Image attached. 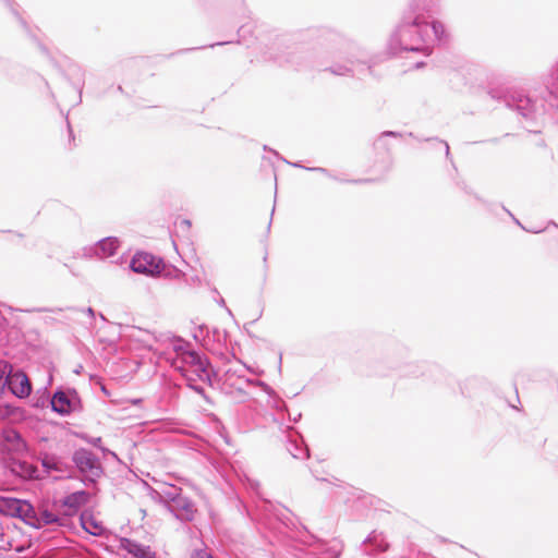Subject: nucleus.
<instances>
[{
	"instance_id": "c756f323",
	"label": "nucleus",
	"mask_w": 558,
	"mask_h": 558,
	"mask_svg": "<svg viewBox=\"0 0 558 558\" xmlns=\"http://www.w3.org/2000/svg\"><path fill=\"white\" fill-rule=\"evenodd\" d=\"M191 558H214V557L211 554H209L205 549H197L192 553Z\"/></svg>"
},
{
	"instance_id": "4468645a",
	"label": "nucleus",
	"mask_w": 558,
	"mask_h": 558,
	"mask_svg": "<svg viewBox=\"0 0 558 558\" xmlns=\"http://www.w3.org/2000/svg\"><path fill=\"white\" fill-rule=\"evenodd\" d=\"M119 247V240L114 236L105 238L99 240L95 246V254L99 258L111 257L117 253Z\"/></svg>"
},
{
	"instance_id": "1a4fd4ad",
	"label": "nucleus",
	"mask_w": 558,
	"mask_h": 558,
	"mask_svg": "<svg viewBox=\"0 0 558 558\" xmlns=\"http://www.w3.org/2000/svg\"><path fill=\"white\" fill-rule=\"evenodd\" d=\"M168 509L181 521H192L194 519L195 508L193 502L185 496L180 495L173 502L168 505Z\"/></svg>"
},
{
	"instance_id": "c9c22d12",
	"label": "nucleus",
	"mask_w": 558,
	"mask_h": 558,
	"mask_svg": "<svg viewBox=\"0 0 558 558\" xmlns=\"http://www.w3.org/2000/svg\"><path fill=\"white\" fill-rule=\"evenodd\" d=\"M225 44H226V43L211 44V45H209V47L220 46V45H225Z\"/></svg>"
},
{
	"instance_id": "a211bd4d",
	"label": "nucleus",
	"mask_w": 558,
	"mask_h": 558,
	"mask_svg": "<svg viewBox=\"0 0 558 558\" xmlns=\"http://www.w3.org/2000/svg\"><path fill=\"white\" fill-rule=\"evenodd\" d=\"M82 527L94 536H101L105 532V527L101 523L97 522L92 515L81 517Z\"/></svg>"
},
{
	"instance_id": "2f4dec72",
	"label": "nucleus",
	"mask_w": 558,
	"mask_h": 558,
	"mask_svg": "<svg viewBox=\"0 0 558 558\" xmlns=\"http://www.w3.org/2000/svg\"><path fill=\"white\" fill-rule=\"evenodd\" d=\"M440 143L444 145L445 151H446V156L448 157L450 155V148H449L448 143L445 142V141H440Z\"/></svg>"
},
{
	"instance_id": "f257e3e1",
	"label": "nucleus",
	"mask_w": 558,
	"mask_h": 558,
	"mask_svg": "<svg viewBox=\"0 0 558 558\" xmlns=\"http://www.w3.org/2000/svg\"><path fill=\"white\" fill-rule=\"evenodd\" d=\"M437 4V0L410 2L408 11L388 41V50L391 54L404 51L429 54L432 44L436 40L440 43L446 38L445 26L440 22H427V17L435 11Z\"/></svg>"
},
{
	"instance_id": "f704fd0d",
	"label": "nucleus",
	"mask_w": 558,
	"mask_h": 558,
	"mask_svg": "<svg viewBox=\"0 0 558 558\" xmlns=\"http://www.w3.org/2000/svg\"><path fill=\"white\" fill-rule=\"evenodd\" d=\"M5 387H7V386H2V385L0 384V397L2 396L3 390H4V388H5Z\"/></svg>"
},
{
	"instance_id": "aec40b11",
	"label": "nucleus",
	"mask_w": 558,
	"mask_h": 558,
	"mask_svg": "<svg viewBox=\"0 0 558 558\" xmlns=\"http://www.w3.org/2000/svg\"><path fill=\"white\" fill-rule=\"evenodd\" d=\"M387 137H401V134L392 131L383 132L374 142V148L377 151H388L390 148L387 144Z\"/></svg>"
},
{
	"instance_id": "9d476101",
	"label": "nucleus",
	"mask_w": 558,
	"mask_h": 558,
	"mask_svg": "<svg viewBox=\"0 0 558 558\" xmlns=\"http://www.w3.org/2000/svg\"><path fill=\"white\" fill-rule=\"evenodd\" d=\"M3 508H0L2 512L12 517L24 518L29 512H33V507L29 502L16 498H3Z\"/></svg>"
},
{
	"instance_id": "7c9ffc66",
	"label": "nucleus",
	"mask_w": 558,
	"mask_h": 558,
	"mask_svg": "<svg viewBox=\"0 0 558 558\" xmlns=\"http://www.w3.org/2000/svg\"><path fill=\"white\" fill-rule=\"evenodd\" d=\"M3 1H4V2H5V4L11 9V11H12L15 15H17V12H16V11H15V9H14V2H13V0H3Z\"/></svg>"
},
{
	"instance_id": "7ed1b4c3",
	"label": "nucleus",
	"mask_w": 558,
	"mask_h": 558,
	"mask_svg": "<svg viewBox=\"0 0 558 558\" xmlns=\"http://www.w3.org/2000/svg\"><path fill=\"white\" fill-rule=\"evenodd\" d=\"M171 343L177 354L173 366L182 372L183 376L189 380H210L209 362L204 355L191 350L190 343L181 338H174Z\"/></svg>"
},
{
	"instance_id": "6e6552de",
	"label": "nucleus",
	"mask_w": 558,
	"mask_h": 558,
	"mask_svg": "<svg viewBox=\"0 0 558 558\" xmlns=\"http://www.w3.org/2000/svg\"><path fill=\"white\" fill-rule=\"evenodd\" d=\"M130 267L137 274L155 275L160 272V263L156 262V258L148 253H136L130 263Z\"/></svg>"
},
{
	"instance_id": "9b49d317",
	"label": "nucleus",
	"mask_w": 558,
	"mask_h": 558,
	"mask_svg": "<svg viewBox=\"0 0 558 558\" xmlns=\"http://www.w3.org/2000/svg\"><path fill=\"white\" fill-rule=\"evenodd\" d=\"M120 548L133 555L135 558H156L155 553H153L148 546H144L126 537L120 539Z\"/></svg>"
},
{
	"instance_id": "2eb2a0df",
	"label": "nucleus",
	"mask_w": 558,
	"mask_h": 558,
	"mask_svg": "<svg viewBox=\"0 0 558 558\" xmlns=\"http://www.w3.org/2000/svg\"><path fill=\"white\" fill-rule=\"evenodd\" d=\"M3 438L9 451L16 454H21L26 451V442L16 430L10 429L4 432Z\"/></svg>"
},
{
	"instance_id": "20e7f679",
	"label": "nucleus",
	"mask_w": 558,
	"mask_h": 558,
	"mask_svg": "<svg viewBox=\"0 0 558 558\" xmlns=\"http://www.w3.org/2000/svg\"><path fill=\"white\" fill-rule=\"evenodd\" d=\"M72 460L78 471L85 476V483H95L102 475V466L92 451L80 448L74 451Z\"/></svg>"
},
{
	"instance_id": "4be33fe9",
	"label": "nucleus",
	"mask_w": 558,
	"mask_h": 558,
	"mask_svg": "<svg viewBox=\"0 0 558 558\" xmlns=\"http://www.w3.org/2000/svg\"><path fill=\"white\" fill-rule=\"evenodd\" d=\"M37 521H38L37 527H40L43 525L58 523L60 521V518L57 514H54L48 510H43V511H40V513L37 518Z\"/></svg>"
},
{
	"instance_id": "c85d7f7f",
	"label": "nucleus",
	"mask_w": 558,
	"mask_h": 558,
	"mask_svg": "<svg viewBox=\"0 0 558 558\" xmlns=\"http://www.w3.org/2000/svg\"><path fill=\"white\" fill-rule=\"evenodd\" d=\"M305 169L308 170V171L319 172L322 174L327 175L328 178L337 180V178L335 175H332L326 168H322V167H307Z\"/></svg>"
},
{
	"instance_id": "0eeeda50",
	"label": "nucleus",
	"mask_w": 558,
	"mask_h": 558,
	"mask_svg": "<svg viewBox=\"0 0 558 558\" xmlns=\"http://www.w3.org/2000/svg\"><path fill=\"white\" fill-rule=\"evenodd\" d=\"M78 403V397L74 391L70 396L62 390H58L53 393L50 400L52 411L61 415H66L75 411Z\"/></svg>"
},
{
	"instance_id": "ddd939ff",
	"label": "nucleus",
	"mask_w": 558,
	"mask_h": 558,
	"mask_svg": "<svg viewBox=\"0 0 558 558\" xmlns=\"http://www.w3.org/2000/svg\"><path fill=\"white\" fill-rule=\"evenodd\" d=\"M66 77L75 87L78 93V98L81 99V94L84 85V75L85 72L81 65L74 62H68L66 68L64 70Z\"/></svg>"
},
{
	"instance_id": "393cba45",
	"label": "nucleus",
	"mask_w": 558,
	"mask_h": 558,
	"mask_svg": "<svg viewBox=\"0 0 558 558\" xmlns=\"http://www.w3.org/2000/svg\"><path fill=\"white\" fill-rule=\"evenodd\" d=\"M12 368L13 366L9 362L0 360V384L2 386H7V377L12 372Z\"/></svg>"
},
{
	"instance_id": "b1692460",
	"label": "nucleus",
	"mask_w": 558,
	"mask_h": 558,
	"mask_svg": "<svg viewBox=\"0 0 558 558\" xmlns=\"http://www.w3.org/2000/svg\"><path fill=\"white\" fill-rule=\"evenodd\" d=\"M59 461L54 456L45 454L41 458V465L47 471H59Z\"/></svg>"
},
{
	"instance_id": "423d86ee",
	"label": "nucleus",
	"mask_w": 558,
	"mask_h": 558,
	"mask_svg": "<svg viewBox=\"0 0 558 558\" xmlns=\"http://www.w3.org/2000/svg\"><path fill=\"white\" fill-rule=\"evenodd\" d=\"M7 388L17 398L28 397L32 391L31 381L27 375L21 371L12 368L7 377Z\"/></svg>"
},
{
	"instance_id": "72a5a7b5",
	"label": "nucleus",
	"mask_w": 558,
	"mask_h": 558,
	"mask_svg": "<svg viewBox=\"0 0 558 558\" xmlns=\"http://www.w3.org/2000/svg\"><path fill=\"white\" fill-rule=\"evenodd\" d=\"M288 165H291V166H293L295 168H303V169L306 168V167L301 166L300 163H291V161H288Z\"/></svg>"
},
{
	"instance_id": "dca6fc26",
	"label": "nucleus",
	"mask_w": 558,
	"mask_h": 558,
	"mask_svg": "<svg viewBox=\"0 0 558 558\" xmlns=\"http://www.w3.org/2000/svg\"><path fill=\"white\" fill-rule=\"evenodd\" d=\"M316 549L322 555V558H338L342 553V544L338 539H332L328 543L318 541Z\"/></svg>"
},
{
	"instance_id": "ea45409f",
	"label": "nucleus",
	"mask_w": 558,
	"mask_h": 558,
	"mask_svg": "<svg viewBox=\"0 0 558 558\" xmlns=\"http://www.w3.org/2000/svg\"><path fill=\"white\" fill-rule=\"evenodd\" d=\"M278 45H279V47L284 46V45H283V41H280Z\"/></svg>"
},
{
	"instance_id": "39448f33",
	"label": "nucleus",
	"mask_w": 558,
	"mask_h": 558,
	"mask_svg": "<svg viewBox=\"0 0 558 558\" xmlns=\"http://www.w3.org/2000/svg\"><path fill=\"white\" fill-rule=\"evenodd\" d=\"M223 385L226 388L233 389L240 393H244L251 386H258L264 390H270V387L264 381L247 378L243 375L241 369L231 367L223 374Z\"/></svg>"
},
{
	"instance_id": "f3484780",
	"label": "nucleus",
	"mask_w": 558,
	"mask_h": 558,
	"mask_svg": "<svg viewBox=\"0 0 558 558\" xmlns=\"http://www.w3.org/2000/svg\"><path fill=\"white\" fill-rule=\"evenodd\" d=\"M88 500V494L84 490L75 492L63 499V506L69 508V514L76 512Z\"/></svg>"
},
{
	"instance_id": "58836bf2",
	"label": "nucleus",
	"mask_w": 558,
	"mask_h": 558,
	"mask_svg": "<svg viewBox=\"0 0 558 558\" xmlns=\"http://www.w3.org/2000/svg\"><path fill=\"white\" fill-rule=\"evenodd\" d=\"M194 389H195L196 391H202V390H203L202 388H196V387H194Z\"/></svg>"
},
{
	"instance_id": "4c0bfd02",
	"label": "nucleus",
	"mask_w": 558,
	"mask_h": 558,
	"mask_svg": "<svg viewBox=\"0 0 558 558\" xmlns=\"http://www.w3.org/2000/svg\"><path fill=\"white\" fill-rule=\"evenodd\" d=\"M299 417H301V414H298L296 417L293 418L294 422H298Z\"/></svg>"
},
{
	"instance_id": "473e14b6",
	"label": "nucleus",
	"mask_w": 558,
	"mask_h": 558,
	"mask_svg": "<svg viewBox=\"0 0 558 558\" xmlns=\"http://www.w3.org/2000/svg\"><path fill=\"white\" fill-rule=\"evenodd\" d=\"M90 318H94L95 312L92 307H87L86 310H83Z\"/></svg>"
},
{
	"instance_id": "f8f14e48",
	"label": "nucleus",
	"mask_w": 558,
	"mask_h": 558,
	"mask_svg": "<svg viewBox=\"0 0 558 558\" xmlns=\"http://www.w3.org/2000/svg\"><path fill=\"white\" fill-rule=\"evenodd\" d=\"M366 63L360 58H347V63L341 64L339 62H335L327 70L330 71L335 75H349L354 74L360 66L365 65Z\"/></svg>"
},
{
	"instance_id": "5701e85b",
	"label": "nucleus",
	"mask_w": 558,
	"mask_h": 558,
	"mask_svg": "<svg viewBox=\"0 0 558 558\" xmlns=\"http://www.w3.org/2000/svg\"><path fill=\"white\" fill-rule=\"evenodd\" d=\"M180 495H182L181 489L173 485L167 486L161 493V497L166 499L167 506L173 502Z\"/></svg>"
},
{
	"instance_id": "e433bc0d",
	"label": "nucleus",
	"mask_w": 558,
	"mask_h": 558,
	"mask_svg": "<svg viewBox=\"0 0 558 558\" xmlns=\"http://www.w3.org/2000/svg\"><path fill=\"white\" fill-rule=\"evenodd\" d=\"M68 128H69L70 136H72V130H71L70 124H69V123H68Z\"/></svg>"
},
{
	"instance_id": "a19ab883",
	"label": "nucleus",
	"mask_w": 558,
	"mask_h": 558,
	"mask_svg": "<svg viewBox=\"0 0 558 558\" xmlns=\"http://www.w3.org/2000/svg\"><path fill=\"white\" fill-rule=\"evenodd\" d=\"M556 117L558 118V110H557Z\"/></svg>"
},
{
	"instance_id": "412c9836",
	"label": "nucleus",
	"mask_w": 558,
	"mask_h": 558,
	"mask_svg": "<svg viewBox=\"0 0 558 558\" xmlns=\"http://www.w3.org/2000/svg\"><path fill=\"white\" fill-rule=\"evenodd\" d=\"M366 542L374 545L377 551H385L388 548V543L383 533L376 531L371 533Z\"/></svg>"
},
{
	"instance_id": "6ab92c4d",
	"label": "nucleus",
	"mask_w": 558,
	"mask_h": 558,
	"mask_svg": "<svg viewBox=\"0 0 558 558\" xmlns=\"http://www.w3.org/2000/svg\"><path fill=\"white\" fill-rule=\"evenodd\" d=\"M287 450L295 459H305L308 458L310 456L307 447L303 446L302 444H299L296 439L288 440Z\"/></svg>"
},
{
	"instance_id": "f03ea898",
	"label": "nucleus",
	"mask_w": 558,
	"mask_h": 558,
	"mask_svg": "<svg viewBox=\"0 0 558 558\" xmlns=\"http://www.w3.org/2000/svg\"><path fill=\"white\" fill-rule=\"evenodd\" d=\"M489 95L494 99H502L507 108L514 110L523 119L527 131L537 133L538 126L545 123L546 110L542 99H533L522 90H511L506 94L490 90Z\"/></svg>"
},
{
	"instance_id": "a878e982",
	"label": "nucleus",
	"mask_w": 558,
	"mask_h": 558,
	"mask_svg": "<svg viewBox=\"0 0 558 558\" xmlns=\"http://www.w3.org/2000/svg\"><path fill=\"white\" fill-rule=\"evenodd\" d=\"M269 395V401L268 404L271 408H275L277 410H281L284 407V403L282 400H280L276 395L275 391L270 388V390H265Z\"/></svg>"
},
{
	"instance_id": "bb28decb",
	"label": "nucleus",
	"mask_w": 558,
	"mask_h": 558,
	"mask_svg": "<svg viewBox=\"0 0 558 558\" xmlns=\"http://www.w3.org/2000/svg\"><path fill=\"white\" fill-rule=\"evenodd\" d=\"M274 59L280 64L292 62V52H282L274 56Z\"/></svg>"
},
{
	"instance_id": "cd10ccee",
	"label": "nucleus",
	"mask_w": 558,
	"mask_h": 558,
	"mask_svg": "<svg viewBox=\"0 0 558 558\" xmlns=\"http://www.w3.org/2000/svg\"><path fill=\"white\" fill-rule=\"evenodd\" d=\"M88 441L90 445L101 449L104 452H107V453L111 454L112 457L117 458V454L114 452L101 447V438L100 437L90 438Z\"/></svg>"
}]
</instances>
